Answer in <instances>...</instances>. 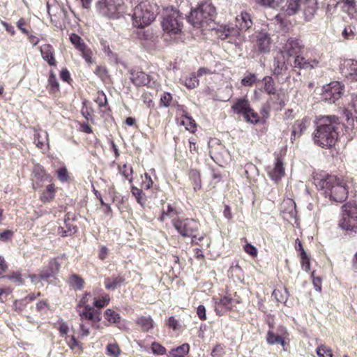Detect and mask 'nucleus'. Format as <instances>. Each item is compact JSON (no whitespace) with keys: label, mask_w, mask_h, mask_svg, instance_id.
Returning a JSON list of instances; mask_svg holds the SVG:
<instances>
[{"label":"nucleus","mask_w":357,"mask_h":357,"mask_svg":"<svg viewBox=\"0 0 357 357\" xmlns=\"http://www.w3.org/2000/svg\"><path fill=\"white\" fill-rule=\"evenodd\" d=\"M315 125L312 134L314 144L324 149L334 146L342 127L339 118L334 115L319 116L316 119Z\"/></svg>","instance_id":"1"},{"label":"nucleus","mask_w":357,"mask_h":357,"mask_svg":"<svg viewBox=\"0 0 357 357\" xmlns=\"http://www.w3.org/2000/svg\"><path fill=\"white\" fill-rule=\"evenodd\" d=\"M317 185L323 191L325 197L335 202H344L348 196L346 182L335 175H326L318 180Z\"/></svg>","instance_id":"2"},{"label":"nucleus","mask_w":357,"mask_h":357,"mask_svg":"<svg viewBox=\"0 0 357 357\" xmlns=\"http://www.w3.org/2000/svg\"><path fill=\"white\" fill-rule=\"evenodd\" d=\"M158 6L155 3L145 0L139 3L133 10L132 24L134 26L142 29L150 25L158 14Z\"/></svg>","instance_id":"3"},{"label":"nucleus","mask_w":357,"mask_h":357,"mask_svg":"<svg viewBox=\"0 0 357 357\" xmlns=\"http://www.w3.org/2000/svg\"><path fill=\"white\" fill-rule=\"evenodd\" d=\"M215 12V8L211 3L205 2L190 12L188 22L195 27L204 26L213 21Z\"/></svg>","instance_id":"4"},{"label":"nucleus","mask_w":357,"mask_h":357,"mask_svg":"<svg viewBox=\"0 0 357 357\" xmlns=\"http://www.w3.org/2000/svg\"><path fill=\"white\" fill-rule=\"evenodd\" d=\"M172 225L175 229L184 238H191L192 243H198L204 239V236H197L199 224L197 221L192 218L172 220Z\"/></svg>","instance_id":"5"},{"label":"nucleus","mask_w":357,"mask_h":357,"mask_svg":"<svg viewBox=\"0 0 357 357\" xmlns=\"http://www.w3.org/2000/svg\"><path fill=\"white\" fill-rule=\"evenodd\" d=\"M339 226L349 234L357 233L356 206L344 204L342 206V215L339 222Z\"/></svg>","instance_id":"6"},{"label":"nucleus","mask_w":357,"mask_h":357,"mask_svg":"<svg viewBox=\"0 0 357 357\" xmlns=\"http://www.w3.org/2000/svg\"><path fill=\"white\" fill-rule=\"evenodd\" d=\"M183 18L179 15L176 12H174L172 14L167 15L163 19L162 22V26L167 33L172 36H180L183 27ZM181 37H175L174 40L178 42Z\"/></svg>","instance_id":"7"},{"label":"nucleus","mask_w":357,"mask_h":357,"mask_svg":"<svg viewBox=\"0 0 357 357\" xmlns=\"http://www.w3.org/2000/svg\"><path fill=\"white\" fill-rule=\"evenodd\" d=\"M344 91V85L339 82H332L324 86L321 98L328 103H334L342 96Z\"/></svg>","instance_id":"8"},{"label":"nucleus","mask_w":357,"mask_h":357,"mask_svg":"<svg viewBox=\"0 0 357 357\" xmlns=\"http://www.w3.org/2000/svg\"><path fill=\"white\" fill-rule=\"evenodd\" d=\"M97 6L102 15L109 18H118L121 12L122 3L121 0H101Z\"/></svg>","instance_id":"9"},{"label":"nucleus","mask_w":357,"mask_h":357,"mask_svg":"<svg viewBox=\"0 0 357 357\" xmlns=\"http://www.w3.org/2000/svg\"><path fill=\"white\" fill-rule=\"evenodd\" d=\"M130 79L136 86L151 85L150 75L146 74L138 68L131 69L130 71Z\"/></svg>","instance_id":"10"},{"label":"nucleus","mask_w":357,"mask_h":357,"mask_svg":"<svg viewBox=\"0 0 357 357\" xmlns=\"http://www.w3.org/2000/svg\"><path fill=\"white\" fill-rule=\"evenodd\" d=\"M77 312L79 313L82 321L84 319L90 320L94 326L101 320L100 312L94 310L91 305L86 306L82 310H81V308H77Z\"/></svg>","instance_id":"11"},{"label":"nucleus","mask_w":357,"mask_h":357,"mask_svg":"<svg viewBox=\"0 0 357 357\" xmlns=\"http://www.w3.org/2000/svg\"><path fill=\"white\" fill-rule=\"evenodd\" d=\"M351 106L354 113L348 109H344V115L346 117L347 125L351 126V128L354 129L357 128V94L352 95Z\"/></svg>","instance_id":"12"},{"label":"nucleus","mask_w":357,"mask_h":357,"mask_svg":"<svg viewBox=\"0 0 357 357\" xmlns=\"http://www.w3.org/2000/svg\"><path fill=\"white\" fill-rule=\"evenodd\" d=\"M60 267V264L56 259H52L48 266L43 268L39 274L40 278L43 280L48 281L49 279L54 278L59 272Z\"/></svg>","instance_id":"13"},{"label":"nucleus","mask_w":357,"mask_h":357,"mask_svg":"<svg viewBox=\"0 0 357 357\" xmlns=\"http://www.w3.org/2000/svg\"><path fill=\"white\" fill-rule=\"evenodd\" d=\"M219 37L222 40H228L231 43H240L244 40V36L235 28L225 29Z\"/></svg>","instance_id":"14"},{"label":"nucleus","mask_w":357,"mask_h":357,"mask_svg":"<svg viewBox=\"0 0 357 357\" xmlns=\"http://www.w3.org/2000/svg\"><path fill=\"white\" fill-rule=\"evenodd\" d=\"M302 48L303 45L301 44L299 40L291 38L287 40L283 47V51L281 52H283V54H286L287 56L290 57L298 54Z\"/></svg>","instance_id":"15"},{"label":"nucleus","mask_w":357,"mask_h":357,"mask_svg":"<svg viewBox=\"0 0 357 357\" xmlns=\"http://www.w3.org/2000/svg\"><path fill=\"white\" fill-rule=\"evenodd\" d=\"M310 125V119L307 117H304L302 119H298L294 122L292 126V132L291 140L293 141L296 138L301 136V135L307 130Z\"/></svg>","instance_id":"16"},{"label":"nucleus","mask_w":357,"mask_h":357,"mask_svg":"<svg viewBox=\"0 0 357 357\" xmlns=\"http://www.w3.org/2000/svg\"><path fill=\"white\" fill-rule=\"evenodd\" d=\"M268 174L270 178L278 182L284 175V167L282 160L277 158L274 166L268 169Z\"/></svg>","instance_id":"17"},{"label":"nucleus","mask_w":357,"mask_h":357,"mask_svg":"<svg viewBox=\"0 0 357 357\" xmlns=\"http://www.w3.org/2000/svg\"><path fill=\"white\" fill-rule=\"evenodd\" d=\"M252 25V21L251 20L250 15L246 12H242L240 15L236 17V29L242 33L243 31H245L250 29Z\"/></svg>","instance_id":"18"},{"label":"nucleus","mask_w":357,"mask_h":357,"mask_svg":"<svg viewBox=\"0 0 357 357\" xmlns=\"http://www.w3.org/2000/svg\"><path fill=\"white\" fill-rule=\"evenodd\" d=\"M271 38L267 33L260 32L257 36L256 45L258 50L262 53H266L270 51Z\"/></svg>","instance_id":"19"},{"label":"nucleus","mask_w":357,"mask_h":357,"mask_svg":"<svg viewBox=\"0 0 357 357\" xmlns=\"http://www.w3.org/2000/svg\"><path fill=\"white\" fill-rule=\"evenodd\" d=\"M40 53L43 59L46 61L50 66H55L56 60L54 58V51L52 45L45 44L40 47Z\"/></svg>","instance_id":"20"},{"label":"nucleus","mask_w":357,"mask_h":357,"mask_svg":"<svg viewBox=\"0 0 357 357\" xmlns=\"http://www.w3.org/2000/svg\"><path fill=\"white\" fill-rule=\"evenodd\" d=\"M319 61L317 59H306L300 56H296L294 59V67L300 68L311 69L317 67Z\"/></svg>","instance_id":"21"},{"label":"nucleus","mask_w":357,"mask_h":357,"mask_svg":"<svg viewBox=\"0 0 357 357\" xmlns=\"http://www.w3.org/2000/svg\"><path fill=\"white\" fill-rule=\"evenodd\" d=\"M250 107L249 101L247 98H239L236 100L234 105L231 107V109L236 114H243L244 116L249 111Z\"/></svg>","instance_id":"22"},{"label":"nucleus","mask_w":357,"mask_h":357,"mask_svg":"<svg viewBox=\"0 0 357 357\" xmlns=\"http://www.w3.org/2000/svg\"><path fill=\"white\" fill-rule=\"evenodd\" d=\"M317 0H305L303 6L304 15L306 21H310L313 18L317 11Z\"/></svg>","instance_id":"23"},{"label":"nucleus","mask_w":357,"mask_h":357,"mask_svg":"<svg viewBox=\"0 0 357 357\" xmlns=\"http://www.w3.org/2000/svg\"><path fill=\"white\" fill-rule=\"evenodd\" d=\"M286 68L284 55L283 52H280L275 58L273 64V72L274 75H281Z\"/></svg>","instance_id":"24"},{"label":"nucleus","mask_w":357,"mask_h":357,"mask_svg":"<svg viewBox=\"0 0 357 357\" xmlns=\"http://www.w3.org/2000/svg\"><path fill=\"white\" fill-rule=\"evenodd\" d=\"M215 311L218 314H222L225 311L230 310L233 307V299L225 296L216 303Z\"/></svg>","instance_id":"25"},{"label":"nucleus","mask_w":357,"mask_h":357,"mask_svg":"<svg viewBox=\"0 0 357 357\" xmlns=\"http://www.w3.org/2000/svg\"><path fill=\"white\" fill-rule=\"evenodd\" d=\"M282 211L288 214L290 218H295L297 212L294 201L291 199L284 200L282 204Z\"/></svg>","instance_id":"26"},{"label":"nucleus","mask_w":357,"mask_h":357,"mask_svg":"<svg viewBox=\"0 0 357 357\" xmlns=\"http://www.w3.org/2000/svg\"><path fill=\"white\" fill-rule=\"evenodd\" d=\"M264 87L263 91L269 95H275L277 89L275 87V82L272 77L266 76L261 80Z\"/></svg>","instance_id":"27"},{"label":"nucleus","mask_w":357,"mask_h":357,"mask_svg":"<svg viewBox=\"0 0 357 357\" xmlns=\"http://www.w3.org/2000/svg\"><path fill=\"white\" fill-rule=\"evenodd\" d=\"M136 323L144 332H148L153 327V321L150 316H142L137 319Z\"/></svg>","instance_id":"28"},{"label":"nucleus","mask_w":357,"mask_h":357,"mask_svg":"<svg viewBox=\"0 0 357 357\" xmlns=\"http://www.w3.org/2000/svg\"><path fill=\"white\" fill-rule=\"evenodd\" d=\"M178 211L174 205L168 204L167 208H163L159 220L163 222L166 218H173L177 216Z\"/></svg>","instance_id":"29"},{"label":"nucleus","mask_w":357,"mask_h":357,"mask_svg":"<svg viewBox=\"0 0 357 357\" xmlns=\"http://www.w3.org/2000/svg\"><path fill=\"white\" fill-rule=\"evenodd\" d=\"M301 5V0H287L284 12L287 15H293L300 10Z\"/></svg>","instance_id":"30"},{"label":"nucleus","mask_w":357,"mask_h":357,"mask_svg":"<svg viewBox=\"0 0 357 357\" xmlns=\"http://www.w3.org/2000/svg\"><path fill=\"white\" fill-rule=\"evenodd\" d=\"M47 10L51 18L52 16H56L57 14L60 15L63 13L62 8H60L55 0H49L47 2Z\"/></svg>","instance_id":"31"},{"label":"nucleus","mask_w":357,"mask_h":357,"mask_svg":"<svg viewBox=\"0 0 357 357\" xmlns=\"http://www.w3.org/2000/svg\"><path fill=\"white\" fill-rule=\"evenodd\" d=\"M78 51L88 64H92L95 62L93 59V52L86 44L79 49Z\"/></svg>","instance_id":"32"},{"label":"nucleus","mask_w":357,"mask_h":357,"mask_svg":"<svg viewBox=\"0 0 357 357\" xmlns=\"http://www.w3.org/2000/svg\"><path fill=\"white\" fill-rule=\"evenodd\" d=\"M55 187L54 184H50L46 187L45 190L40 196V200L43 202H49L54 199Z\"/></svg>","instance_id":"33"},{"label":"nucleus","mask_w":357,"mask_h":357,"mask_svg":"<svg viewBox=\"0 0 357 357\" xmlns=\"http://www.w3.org/2000/svg\"><path fill=\"white\" fill-rule=\"evenodd\" d=\"M342 36L346 40H353L356 37V26L353 24L346 26L342 32Z\"/></svg>","instance_id":"34"},{"label":"nucleus","mask_w":357,"mask_h":357,"mask_svg":"<svg viewBox=\"0 0 357 357\" xmlns=\"http://www.w3.org/2000/svg\"><path fill=\"white\" fill-rule=\"evenodd\" d=\"M68 281L70 286L75 289L81 290L84 287V281L78 275H71Z\"/></svg>","instance_id":"35"},{"label":"nucleus","mask_w":357,"mask_h":357,"mask_svg":"<svg viewBox=\"0 0 357 357\" xmlns=\"http://www.w3.org/2000/svg\"><path fill=\"white\" fill-rule=\"evenodd\" d=\"M266 341L270 344H280L284 345V339L279 335L275 334L273 331H268L266 336Z\"/></svg>","instance_id":"36"},{"label":"nucleus","mask_w":357,"mask_h":357,"mask_svg":"<svg viewBox=\"0 0 357 357\" xmlns=\"http://www.w3.org/2000/svg\"><path fill=\"white\" fill-rule=\"evenodd\" d=\"M131 192L132 195L135 197L138 204H139L141 206L145 205L146 197L141 189L132 186L131 188Z\"/></svg>","instance_id":"37"},{"label":"nucleus","mask_w":357,"mask_h":357,"mask_svg":"<svg viewBox=\"0 0 357 357\" xmlns=\"http://www.w3.org/2000/svg\"><path fill=\"white\" fill-rule=\"evenodd\" d=\"M123 280L121 278H107L105 281V288L107 289H115L121 285Z\"/></svg>","instance_id":"38"},{"label":"nucleus","mask_w":357,"mask_h":357,"mask_svg":"<svg viewBox=\"0 0 357 357\" xmlns=\"http://www.w3.org/2000/svg\"><path fill=\"white\" fill-rule=\"evenodd\" d=\"M283 0H256V3L264 8H278Z\"/></svg>","instance_id":"39"},{"label":"nucleus","mask_w":357,"mask_h":357,"mask_svg":"<svg viewBox=\"0 0 357 357\" xmlns=\"http://www.w3.org/2000/svg\"><path fill=\"white\" fill-rule=\"evenodd\" d=\"M47 141V133L43 131L42 133L36 132L34 135V143L40 148H43Z\"/></svg>","instance_id":"40"},{"label":"nucleus","mask_w":357,"mask_h":357,"mask_svg":"<svg viewBox=\"0 0 357 357\" xmlns=\"http://www.w3.org/2000/svg\"><path fill=\"white\" fill-rule=\"evenodd\" d=\"M33 175L38 181H45L48 178L45 171L40 165H35L33 169Z\"/></svg>","instance_id":"41"},{"label":"nucleus","mask_w":357,"mask_h":357,"mask_svg":"<svg viewBox=\"0 0 357 357\" xmlns=\"http://www.w3.org/2000/svg\"><path fill=\"white\" fill-rule=\"evenodd\" d=\"M105 319L111 323H116L120 320V315L112 309H107L105 312Z\"/></svg>","instance_id":"42"},{"label":"nucleus","mask_w":357,"mask_h":357,"mask_svg":"<svg viewBox=\"0 0 357 357\" xmlns=\"http://www.w3.org/2000/svg\"><path fill=\"white\" fill-rule=\"evenodd\" d=\"M317 354L319 357H333L332 350L326 345H321L317 349Z\"/></svg>","instance_id":"43"},{"label":"nucleus","mask_w":357,"mask_h":357,"mask_svg":"<svg viewBox=\"0 0 357 357\" xmlns=\"http://www.w3.org/2000/svg\"><path fill=\"white\" fill-rule=\"evenodd\" d=\"M257 81V75L254 73H249L242 79L241 84L244 86H252Z\"/></svg>","instance_id":"44"},{"label":"nucleus","mask_w":357,"mask_h":357,"mask_svg":"<svg viewBox=\"0 0 357 357\" xmlns=\"http://www.w3.org/2000/svg\"><path fill=\"white\" fill-rule=\"evenodd\" d=\"M70 40L77 50L86 44L83 39L75 33L70 36Z\"/></svg>","instance_id":"45"},{"label":"nucleus","mask_w":357,"mask_h":357,"mask_svg":"<svg viewBox=\"0 0 357 357\" xmlns=\"http://www.w3.org/2000/svg\"><path fill=\"white\" fill-rule=\"evenodd\" d=\"M247 121L252 123H257L259 121V116L251 107H250L248 113L243 116Z\"/></svg>","instance_id":"46"},{"label":"nucleus","mask_w":357,"mask_h":357,"mask_svg":"<svg viewBox=\"0 0 357 357\" xmlns=\"http://www.w3.org/2000/svg\"><path fill=\"white\" fill-rule=\"evenodd\" d=\"M189 352V345L188 344H183L182 345L178 347L176 349H172L170 351V354L172 356L174 355H181L183 356L184 354H187Z\"/></svg>","instance_id":"47"},{"label":"nucleus","mask_w":357,"mask_h":357,"mask_svg":"<svg viewBox=\"0 0 357 357\" xmlns=\"http://www.w3.org/2000/svg\"><path fill=\"white\" fill-rule=\"evenodd\" d=\"M185 85L188 89H195L199 85V80L195 74L191 75L189 77L185 79Z\"/></svg>","instance_id":"48"},{"label":"nucleus","mask_w":357,"mask_h":357,"mask_svg":"<svg viewBox=\"0 0 357 357\" xmlns=\"http://www.w3.org/2000/svg\"><path fill=\"white\" fill-rule=\"evenodd\" d=\"M121 172L123 176L129 181L130 183L132 181V167L130 166H128L126 164L123 165L122 168L121 169Z\"/></svg>","instance_id":"49"},{"label":"nucleus","mask_w":357,"mask_h":357,"mask_svg":"<svg viewBox=\"0 0 357 357\" xmlns=\"http://www.w3.org/2000/svg\"><path fill=\"white\" fill-rule=\"evenodd\" d=\"M349 74L352 79L357 81V61H351L349 66Z\"/></svg>","instance_id":"50"},{"label":"nucleus","mask_w":357,"mask_h":357,"mask_svg":"<svg viewBox=\"0 0 357 357\" xmlns=\"http://www.w3.org/2000/svg\"><path fill=\"white\" fill-rule=\"evenodd\" d=\"M172 100V96L169 93L165 92L160 96V105L162 107H168Z\"/></svg>","instance_id":"51"},{"label":"nucleus","mask_w":357,"mask_h":357,"mask_svg":"<svg viewBox=\"0 0 357 357\" xmlns=\"http://www.w3.org/2000/svg\"><path fill=\"white\" fill-rule=\"evenodd\" d=\"M109 297L107 295H105L102 298L98 299L94 301L93 305L98 309H101L105 306L107 305L109 302Z\"/></svg>","instance_id":"52"},{"label":"nucleus","mask_w":357,"mask_h":357,"mask_svg":"<svg viewBox=\"0 0 357 357\" xmlns=\"http://www.w3.org/2000/svg\"><path fill=\"white\" fill-rule=\"evenodd\" d=\"M151 349H152L153 354H157V355H163L166 352L165 348L158 342L152 343Z\"/></svg>","instance_id":"53"},{"label":"nucleus","mask_w":357,"mask_h":357,"mask_svg":"<svg viewBox=\"0 0 357 357\" xmlns=\"http://www.w3.org/2000/svg\"><path fill=\"white\" fill-rule=\"evenodd\" d=\"M3 278L13 280L17 285L23 284V280L20 273H13L11 275L3 276Z\"/></svg>","instance_id":"54"},{"label":"nucleus","mask_w":357,"mask_h":357,"mask_svg":"<svg viewBox=\"0 0 357 357\" xmlns=\"http://www.w3.org/2000/svg\"><path fill=\"white\" fill-rule=\"evenodd\" d=\"M58 178L62 181L66 182L68 180L69 176L68 170L66 167H61L57 171Z\"/></svg>","instance_id":"55"},{"label":"nucleus","mask_w":357,"mask_h":357,"mask_svg":"<svg viewBox=\"0 0 357 357\" xmlns=\"http://www.w3.org/2000/svg\"><path fill=\"white\" fill-rule=\"evenodd\" d=\"M96 102L98 104L99 107H102L107 104V98L106 95L102 91L98 93Z\"/></svg>","instance_id":"56"},{"label":"nucleus","mask_w":357,"mask_h":357,"mask_svg":"<svg viewBox=\"0 0 357 357\" xmlns=\"http://www.w3.org/2000/svg\"><path fill=\"white\" fill-rule=\"evenodd\" d=\"M107 350L108 353L112 355L114 357H117L120 354V349L117 344H109L107 346Z\"/></svg>","instance_id":"57"},{"label":"nucleus","mask_w":357,"mask_h":357,"mask_svg":"<svg viewBox=\"0 0 357 357\" xmlns=\"http://www.w3.org/2000/svg\"><path fill=\"white\" fill-rule=\"evenodd\" d=\"M229 274H231V276H233L234 274H236V277L239 279L242 276V269L238 264L231 266L229 269Z\"/></svg>","instance_id":"58"},{"label":"nucleus","mask_w":357,"mask_h":357,"mask_svg":"<svg viewBox=\"0 0 357 357\" xmlns=\"http://www.w3.org/2000/svg\"><path fill=\"white\" fill-rule=\"evenodd\" d=\"M244 250L246 253H248V255H250L252 257H256L257 255V248L250 243H247L244 246Z\"/></svg>","instance_id":"59"},{"label":"nucleus","mask_w":357,"mask_h":357,"mask_svg":"<svg viewBox=\"0 0 357 357\" xmlns=\"http://www.w3.org/2000/svg\"><path fill=\"white\" fill-rule=\"evenodd\" d=\"M65 224L66 227V231H63V236H72L77 231L76 227L68 223L66 220H65Z\"/></svg>","instance_id":"60"},{"label":"nucleus","mask_w":357,"mask_h":357,"mask_svg":"<svg viewBox=\"0 0 357 357\" xmlns=\"http://www.w3.org/2000/svg\"><path fill=\"white\" fill-rule=\"evenodd\" d=\"M190 176L192 179L194 180L195 185L198 186V188H200L201 183L199 180V174L197 170H191L190 172Z\"/></svg>","instance_id":"61"},{"label":"nucleus","mask_w":357,"mask_h":357,"mask_svg":"<svg viewBox=\"0 0 357 357\" xmlns=\"http://www.w3.org/2000/svg\"><path fill=\"white\" fill-rule=\"evenodd\" d=\"M167 325L173 330H177L179 327L178 321L173 316L168 319Z\"/></svg>","instance_id":"62"},{"label":"nucleus","mask_w":357,"mask_h":357,"mask_svg":"<svg viewBox=\"0 0 357 357\" xmlns=\"http://www.w3.org/2000/svg\"><path fill=\"white\" fill-rule=\"evenodd\" d=\"M312 282L317 291H320L321 289V280L319 277L314 275V271L312 273Z\"/></svg>","instance_id":"63"},{"label":"nucleus","mask_w":357,"mask_h":357,"mask_svg":"<svg viewBox=\"0 0 357 357\" xmlns=\"http://www.w3.org/2000/svg\"><path fill=\"white\" fill-rule=\"evenodd\" d=\"M223 353V348L218 344L212 350L211 355L213 357H222Z\"/></svg>","instance_id":"64"}]
</instances>
